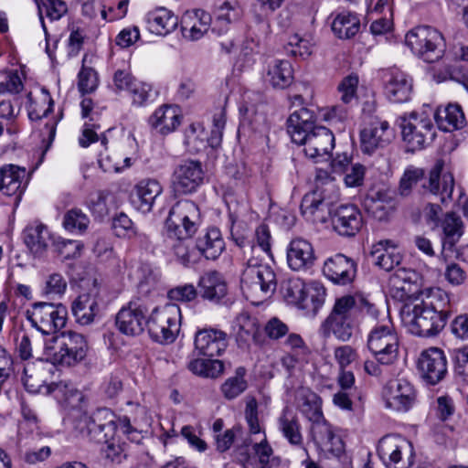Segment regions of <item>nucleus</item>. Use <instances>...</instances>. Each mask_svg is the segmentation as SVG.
<instances>
[{"instance_id": "nucleus-1", "label": "nucleus", "mask_w": 468, "mask_h": 468, "mask_svg": "<svg viewBox=\"0 0 468 468\" xmlns=\"http://www.w3.org/2000/svg\"><path fill=\"white\" fill-rule=\"evenodd\" d=\"M452 313L449 294L440 288H428L403 304L400 316L412 335L430 337L445 327Z\"/></svg>"}, {"instance_id": "nucleus-2", "label": "nucleus", "mask_w": 468, "mask_h": 468, "mask_svg": "<svg viewBox=\"0 0 468 468\" xmlns=\"http://www.w3.org/2000/svg\"><path fill=\"white\" fill-rule=\"evenodd\" d=\"M420 180H423L422 188L438 197L441 203L452 200L454 178L452 173L444 171L443 160L436 161L427 178L424 177V171L421 168L410 167L406 169L399 182V194L402 197H408L413 186Z\"/></svg>"}, {"instance_id": "nucleus-3", "label": "nucleus", "mask_w": 468, "mask_h": 468, "mask_svg": "<svg viewBox=\"0 0 468 468\" xmlns=\"http://www.w3.org/2000/svg\"><path fill=\"white\" fill-rule=\"evenodd\" d=\"M88 350L85 337L74 331H65L47 339L44 356L53 365L74 366L84 359Z\"/></svg>"}, {"instance_id": "nucleus-4", "label": "nucleus", "mask_w": 468, "mask_h": 468, "mask_svg": "<svg viewBox=\"0 0 468 468\" xmlns=\"http://www.w3.org/2000/svg\"><path fill=\"white\" fill-rule=\"evenodd\" d=\"M357 315V301L352 295L337 298L328 317L323 322L320 333L324 337L333 334L341 341H348L353 335Z\"/></svg>"}, {"instance_id": "nucleus-5", "label": "nucleus", "mask_w": 468, "mask_h": 468, "mask_svg": "<svg viewBox=\"0 0 468 468\" xmlns=\"http://www.w3.org/2000/svg\"><path fill=\"white\" fill-rule=\"evenodd\" d=\"M240 286L247 298L265 299L276 291V273L269 264L261 263L257 258H250L241 273Z\"/></svg>"}, {"instance_id": "nucleus-6", "label": "nucleus", "mask_w": 468, "mask_h": 468, "mask_svg": "<svg viewBox=\"0 0 468 468\" xmlns=\"http://www.w3.org/2000/svg\"><path fill=\"white\" fill-rule=\"evenodd\" d=\"M200 212L197 204L191 200H182L175 204L165 220L167 239H189L197 230Z\"/></svg>"}, {"instance_id": "nucleus-7", "label": "nucleus", "mask_w": 468, "mask_h": 468, "mask_svg": "<svg viewBox=\"0 0 468 468\" xmlns=\"http://www.w3.org/2000/svg\"><path fill=\"white\" fill-rule=\"evenodd\" d=\"M181 326V310L176 303L155 307L149 314L147 329L156 343L167 345L175 342Z\"/></svg>"}, {"instance_id": "nucleus-8", "label": "nucleus", "mask_w": 468, "mask_h": 468, "mask_svg": "<svg viewBox=\"0 0 468 468\" xmlns=\"http://www.w3.org/2000/svg\"><path fill=\"white\" fill-rule=\"evenodd\" d=\"M399 336L391 320L385 316L371 329L367 347L382 365H392L399 356Z\"/></svg>"}, {"instance_id": "nucleus-9", "label": "nucleus", "mask_w": 468, "mask_h": 468, "mask_svg": "<svg viewBox=\"0 0 468 468\" xmlns=\"http://www.w3.org/2000/svg\"><path fill=\"white\" fill-rule=\"evenodd\" d=\"M405 42L416 56L428 63L440 60L445 52L443 36L431 27L413 28L407 33Z\"/></svg>"}, {"instance_id": "nucleus-10", "label": "nucleus", "mask_w": 468, "mask_h": 468, "mask_svg": "<svg viewBox=\"0 0 468 468\" xmlns=\"http://www.w3.org/2000/svg\"><path fill=\"white\" fill-rule=\"evenodd\" d=\"M75 430L96 443L107 441L116 435V417L109 409H98L91 414L80 415L75 421Z\"/></svg>"}, {"instance_id": "nucleus-11", "label": "nucleus", "mask_w": 468, "mask_h": 468, "mask_svg": "<svg viewBox=\"0 0 468 468\" xmlns=\"http://www.w3.org/2000/svg\"><path fill=\"white\" fill-rule=\"evenodd\" d=\"M68 311L61 304L36 302L26 311V317L31 325L42 335H54L66 324Z\"/></svg>"}, {"instance_id": "nucleus-12", "label": "nucleus", "mask_w": 468, "mask_h": 468, "mask_svg": "<svg viewBox=\"0 0 468 468\" xmlns=\"http://www.w3.org/2000/svg\"><path fill=\"white\" fill-rule=\"evenodd\" d=\"M402 138L407 143L409 151L421 149L433 141L435 129L431 121L423 114L411 112L399 117Z\"/></svg>"}, {"instance_id": "nucleus-13", "label": "nucleus", "mask_w": 468, "mask_h": 468, "mask_svg": "<svg viewBox=\"0 0 468 468\" xmlns=\"http://www.w3.org/2000/svg\"><path fill=\"white\" fill-rule=\"evenodd\" d=\"M379 458L388 468H410L414 462L411 442L399 435H387L378 445Z\"/></svg>"}, {"instance_id": "nucleus-14", "label": "nucleus", "mask_w": 468, "mask_h": 468, "mask_svg": "<svg viewBox=\"0 0 468 468\" xmlns=\"http://www.w3.org/2000/svg\"><path fill=\"white\" fill-rule=\"evenodd\" d=\"M148 314L149 308L144 302L140 299L131 300L117 313L116 326L123 335H139L147 326Z\"/></svg>"}, {"instance_id": "nucleus-15", "label": "nucleus", "mask_w": 468, "mask_h": 468, "mask_svg": "<svg viewBox=\"0 0 468 468\" xmlns=\"http://www.w3.org/2000/svg\"><path fill=\"white\" fill-rule=\"evenodd\" d=\"M204 170L199 161L186 160L179 164L172 176V187L176 195L191 194L203 184Z\"/></svg>"}, {"instance_id": "nucleus-16", "label": "nucleus", "mask_w": 468, "mask_h": 468, "mask_svg": "<svg viewBox=\"0 0 468 468\" xmlns=\"http://www.w3.org/2000/svg\"><path fill=\"white\" fill-rule=\"evenodd\" d=\"M384 397L388 408L397 411H408L416 401V391L405 378L389 380L384 388Z\"/></svg>"}, {"instance_id": "nucleus-17", "label": "nucleus", "mask_w": 468, "mask_h": 468, "mask_svg": "<svg viewBox=\"0 0 468 468\" xmlns=\"http://www.w3.org/2000/svg\"><path fill=\"white\" fill-rule=\"evenodd\" d=\"M421 378L429 384L435 385L447 373V359L444 352L437 347L424 350L418 362Z\"/></svg>"}, {"instance_id": "nucleus-18", "label": "nucleus", "mask_w": 468, "mask_h": 468, "mask_svg": "<svg viewBox=\"0 0 468 468\" xmlns=\"http://www.w3.org/2000/svg\"><path fill=\"white\" fill-rule=\"evenodd\" d=\"M393 138L394 133L388 122L374 119L361 131V149L364 153L370 154L388 145Z\"/></svg>"}, {"instance_id": "nucleus-19", "label": "nucleus", "mask_w": 468, "mask_h": 468, "mask_svg": "<svg viewBox=\"0 0 468 468\" xmlns=\"http://www.w3.org/2000/svg\"><path fill=\"white\" fill-rule=\"evenodd\" d=\"M333 229L341 236L354 237L363 226L360 210L355 205H340L332 212Z\"/></svg>"}, {"instance_id": "nucleus-20", "label": "nucleus", "mask_w": 468, "mask_h": 468, "mask_svg": "<svg viewBox=\"0 0 468 468\" xmlns=\"http://www.w3.org/2000/svg\"><path fill=\"white\" fill-rule=\"evenodd\" d=\"M323 273L334 283L346 285L356 277V264L353 259L338 253L324 261Z\"/></svg>"}, {"instance_id": "nucleus-21", "label": "nucleus", "mask_w": 468, "mask_h": 468, "mask_svg": "<svg viewBox=\"0 0 468 468\" xmlns=\"http://www.w3.org/2000/svg\"><path fill=\"white\" fill-rule=\"evenodd\" d=\"M298 144L303 145L304 154L311 159H319L329 155L335 147V136L333 133L324 126H316L309 133L303 142Z\"/></svg>"}, {"instance_id": "nucleus-22", "label": "nucleus", "mask_w": 468, "mask_h": 468, "mask_svg": "<svg viewBox=\"0 0 468 468\" xmlns=\"http://www.w3.org/2000/svg\"><path fill=\"white\" fill-rule=\"evenodd\" d=\"M385 93L393 102L409 101L412 90V80L399 69H390L384 72Z\"/></svg>"}, {"instance_id": "nucleus-23", "label": "nucleus", "mask_w": 468, "mask_h": 468, "mask_svg": "<svg viewBox=\"0 0 468 468\" xmlns=\"http://www.w3.org/2000/svg\"><path fill=\"white\" fill-rule=\"evenodd\" d=\"M195 346L204 356H219L228 346L227 334L214 328L199 330L196 333Z\"/></svg>"}, {"instance_id": "nucleus-24", "label": "nucleus", "mask_w": 468, "mask_h": 468, "mask_svg": "<svg viewBox=\"0 0 468 468\" xmlns=\"http://www.w3.org/2000/svg\"><path fill=\"white\" fill-rule=\"evenodd\" d=\"M311 433L316 445L323 451L339 456L344 452V442L335 434L324 417L312 422Z\"/></svg>"}, {"instance_id": "nucleus-25", "label": "nucleus", "mask_w": 468, "mask_h": 468, "mask_svg": "<svg viewBox=\"0 0 468 468\" xmlns=\"http://www.w3.org/2000/svg\"><path fill=\"white\" fill-rule=\"evenodd\" d=\"M417 273L404 268L397 269L389 278L392 296L400 301H410L418 291Z\"/></svg>"}, {"instance_id": "nucleus-26", "label": "nucleus", "mask_w": 468, "mask_h": 468, "mask_svg": "<svg viewBox=\"0 0 468 468\" xmlns=\"http://www.w3.org/2000/svg\"><path fill=\"white\" fill-rule=\"evenodd\" d=\"M315 261L312 244L303 239H292L287 249V262L293 271H305L311 268Z\"/></svg>"}, {"instance_id": "nucleus-27", "label": "nucleus", "mask_w": 468, "mask_h": 468, "mask_svg": "<svg viewBox=\"0 0 468 468\" xmlns=\"http://www.w3.org/2000/svg\"><path fill=\"white\" fill-rule=\"evenodd\" d=\"M211 22V16L204 10L185 14L181 21L184 38L190 41L200 39L208 31Z\"/></svg>"}, {"instance_id": "nucleus-28", "label": "nucleus", "mask_w": 468, "mask_h": 468, "mask_svg": "<svg viewBox=\"0 0 468 468\" xmlns=\"http://www.w3.org/2000/svg\"><path fill=\"white\" fill-rule=\"evenodd\" d=\"M315 116L307 108H301L294 111L287 120V132L293 143L298 144L316 128L314 125Z\"/></svg>"}, {"instance_id": "nucleus-29", "label": "nucleus", "mask_w": 468, "mask_h": 468, "mask_svg": "<svg viewBox=\"0 0 468 468\" xmlns=\"http://www.w3.org/2000/svg\"><path fill=\"white\" fill-rule=\"evenodd\" d=\"M27 186V171L15 165L0 169V191L6 196L20 197Z\"/></svg>"}, {"instance_id": "nucleus-30", "label": "nucleus", "mask_w": 468, "mask_h": 468, "mask_svg": "<svg viewBox=\"0 0 468 468\" xmlns=\"http://www.w3.org/2000/svg\"><path fill=\"white\" fill-rule=\"evenodd\" d=\"M182 114L176 105H163L149 118L151 127L161 134L174 132L181 123Z\"/></svg>"}, {"instance_id": "nucleus-31", "label": "nucleus", "mask_w": 468, "mask_h": 468, "mask_svg": "<svg viewBox=\"0 0 468 468\" xmlns=\"http://www.w3.org/2000/svg\"><path fill=\"white\" fill-rule=\"evenodd\" d=\"M163 188L158 181L146 179L139 182L134 192L131 195L133 206L143 213L150 212L155 198L162 193Z\"/></svg>"}, {"instance_id": "nucleus-32", "label": "nucleus", "mask_w": 468, "mask_h": 468, "mask_svg": "<svg viewBox=\"0 0 468 468\" xmlns=\"http://www.w3.org/2000/svg\"><path fill=\"white\" fill-rule=\"evenodd\" d=\"M23 239L29 250L37 257L42 256L52 240L47 226L41 222H33L23 231Z\"/></svg>"}, {"instance_id": "nucleus-33", "label": "nucleus", "mask_w": 468, "mask_h": 468, "mask_svg": "<svg viewBox=\"0 0 468 468\" xmlns=\"http://www.w3.org/2000/svg\"><path fill=\"white\" fill-rule=\"evenodd\" d=\"M301 211L303 217L313 223H323L326 220L329 204L318 190L307 193L301 203Z\"/></svg>"}, {"instance_id": "nucleus-34", "label": "nucleus", "mask_w": 468, "mask_h": 468, "mask_svg": "<svg viewBox=\"0 0 468 468\" xmlns=\"http://www.w3.org/2000/svg\"><path fill=\"white\" fill-rule=\"evenodd\" d=\"M295 404L298 410L311 422L324 417L321 398L308 388L301 387L296 390Z\"/></svg>"}, {"instance_id": "nucleus-35", "label": "nucleus", "mask_w": 468, "mask_h": 468, "mask_svg": "<svg viewBox=\"0 0 468 468\" xmlns=\"http://www.w3.org/2000/svg\"><path fill=\"white\" fill-rule=\"evenodd\" d=\"M145 21L149 31L158 36H166L178 25V18L170 10L159 7L147 13Z\"/></svg>"}, {"instance_id": "nucleus-36", "label": "nucleus", "mask_w": 468, "mask_h": 468, "mask_svg": "<svg viewBox=\"0 0 468 468\" xmlns=\"http://www.w3.org/2000/svg\"><path fill=\"white\" fill-rule=\"evenodd\" d=\"M198 287L200 296L214 303H218L228 292L227 283L218 271H209L202 275L198 282Z\"/></svg>"}, {"instance_id": "nucleus-37", "label": "nucleus", "mask_w": 468, "mask_h": 468, "mask_svg": "<svg viewBox=\"0 0 468 468\" xmlns=\"http://www.w3.org/2000/svg\"><path fill=\"white\" fill-rule=\"evenodd\" d=\"M278 428L288 442L296 447L303 448L302 427L297 415L285 408L278 418Z\"/></svg>"}, {"instance_id": "nucleus-38", "label": "nucleus", "mask_w": 468, "mask_h": 468, "mask_svg": "<svg viewBox=\"0 0 468 468\" xmlns=\"http://www.w3.org/2000/svg\"><path fill=\"white\" fill-rule=\"evenodd\" d=\"M438 127L443 132L461 129L465 124L464 113L458 104H448L439 107L434 114Z\"/></svg>"}, {"instance_id": "nucleus-39", "label": "nucleus", "mask_w": 468, "mask_h": 468, "mask_svg": "<svg viewBox=\"0 0 468 468\" xmlns=\"http://www.w3.org/2000/svg\"><path fill=\"white\" fill-rule=\"evenodd\" d=\"M99 310L97 296L90 293L80 295L71 305V311L76 321L82 325L91 324Z\"/></svg>"}, {"instance_id": "nucleus-40", "label": "nucleus", "mask_w": 468, "mask_h": 468, "mask_svg": "<svg viewBox=\"0 0 468 468\" xmlns=\"http://www.w3.org/2000/svg\"><path fill=\"white\" fill-rule=\"evenodd\" d=\"M367 212L378 220H386L394 211L396 202L388 191H378L375 196L366 200Z\"/></svg>"}, {"instance_id": "nucleus-41", "label": "nucleus", "mask_w": 468, "mask_h": 468, "mask_svg": "<svg viewBox=\"0 0 468 468\" xmlns=\"http://www.w3.org/2000/svg\"><path fill=\"white\" fill-rule=\"evenodd\" d=\"M388 240H381L373 246L371 251L373 262L387 271L398 266L402 260V256L395 247H388Z\"/></svg>"}, {"instance_id": "nucleus-42", "label": "nucleus", "mask_w": 468, "mask_h": 468, "mask_svg": "<svg viewBox=\"0 0 468 468\" xmlns=\"http://www.w3.org/2000/svg\"><path fill=\"white\" fill-rule=\"evenodd\" d=\"M197 249L208 260H216L224 250L225 243L220 230L217 228L208 229L207 233L197 241Z\"/></svg>"}, {"instance_id": "nucleus-43", "label": "nucleus", "mask_w": 468, "mask_h": 468, "mask_svg": "<svg viewBox=\"0 0 468 468\" xmlns=\"http://www.w3.org/2000/svg\"><path fill=\"white\" fill-rule=\"evenodd\" d=\"M443 232L442 250L453 247L463 234V223L460 216L453 212L446 213L441 221Z\"/></svg>"}, {"instance_id": "nucleus-44", "label": "nucleus", "mask_w": 468, "mask_h": 468, "mask_svg": "<svg viewBox=\"0 0 468 468\" xmlns=\"http://www.w3.org/2000/svg\"><path fill=\"white\" fill-rule=\"evenodd\" d=\"M360 29L358 16L350 12L338 14L332 22V30L341 39H348L356 36Z\"/></svg>"}, {"instance_id": "nucleus-45", "label": "nucleus", "mask_w": 468, "mask_h": 468, "mask_svg": "<svg viewBox=\"0 0 468 468\" xmlns=\"http://www.w3.org/2000/svg\"><path fill=\"white\" fill-rule=\"evenodd\" d=\"M292 80L293 70L288 60H275L270 66L267 80L273 88L285 89L292 84Z\"/></svg>"}, {"instance_id": "nucleus-46", "label": "nucleus", "mask_w": 468, "mask_h": 468, "mask_svg": "<svg viewBox=\"0 0 468 468\" xmlns=\"http://www.w3.org/2000/svg\"><path fill=\"white\" fill-rule=\"evenodd\" d=\"M307 285L299 278H291L282 285V294L284 301L300 308L303 303Z\"/></svg>"}, {"instance_id": "nucleus-47", "label": "nucleus", "mask_w": 468, "mask_h": 468, "mask_svg": "<svg viewBox=\"0 0 468 468\" xmlns=\"http://www.w3.org/2000/svg\"><path fill=\"white\" fill-rule=\"evenodd\" d=\"M236 340L240 347L249 346L250 342H253L256 345L262 343L256 323L249 317L239 320V330L236 334Z\"/></svg>"}, {"instance_id": "nucleus-48", "label": "nucleus", "mask_w": 468, "mask_h": 468, "mask_svg": "<svg viewBox=\"0 0 468 468\" xmlns=\"http://www.w3.org/2000/svg\"><path fill=\"white\" fill-rule=\"evenodd\" d=\"M239 17V8L229 2H225L218 7L217 11V16L212 30L218 31V34L226 32L229 25L234 21H237Z\"/></svg>"}, {"instance_id": "nucleus-49", "label": "nucleus", "mask_w": 468, "mask_h": 468, "mask_svg": "<svg viewBox=\"0 0 468 468\" xmlns=\"http://www.w3.org/2000/svg\"><path fill=\"white\" fill-rule=\"evenodd\" d=\"M246 369L239 367L236 369L235 376L228 378L221 387V390L228 399H233L243 393L248 385L244 377Z\"/></svg>"}, {"instance_id": "nucleus-50", "label": "nucleus", "mask_w": 468, "mask_h": 468, "mask_svg": "<svg viewBox=\"0 0 468 468\" xmlns=\"http://www.w3.org/2000/svg\"><path fill=\"white\" fill-rule=\"evenodd\" d=\"M90 224L88 216L80 208H71L68 210L63 218L62 225L69 232L83 233Z\"/></svg>"}, {"instance_id": "nucleus-51", "label": "nucleus", "mask_w": 468, "mask_h": 468, "mask_svg": "<svg viewBox=\"0 0 468 468\" xmlns=\"http://www.w3.org/2000/svg\"><path fill=\"white\" fill-rule=\"evenodd\" d=\"M358 83V76L355 73L349 74L341 80L337 85V94L343 103L349 104L357 99Z\"/></svg>"}, {"instance_id": "nucleus-52", "label": "nucleus", "mask_w": 468, "mask_h": 468, "mask_svg": "<svg viewBox=\"0 0 468 468\" xmlns=\"http://www.w3.org/2000/svg\"><path fill=\"white\" fill-rule=\"evenodd\" d=\"M325 291L318 285L307 286L300 309L316 313L324 302Z\"/></svg>"}, {"instance_id": "nucleus-53", "label": "nucleus", "mask_w": 468, "mask_h": 468, "mask_svg": "<svg viewBox=\"0 0 468 468\" xmlns=\"http://www.w3.org/2000/svg\"><path fill=\"white\" fill-rule=\"evenodd\" d=\"M39 7L42 27L47 34V27L41 15V7L45 8L46 16L51 20L60 19L68 11L67 5L62 0H37Z\"/></svg>"}, {"instance_id": "nucleus-54", "label": "nucleus", "mask_w": 468, "mask_h": 468, "mask_svg": "<svg viewBox=\"0 0 468 468\" xmlns=\"http://www.w3.org/2000/svg\"><path fill=\"white\" fill-rule=\"evenodd\" d=\"M67 289V282L60 273L49 274L42 288V294L54 299L56 296L64 294Z\"/></svg>"}, {"instance_id": "nucleus-55", "label": "nucleus", "mask_w": 468, "mask_h": 468, "mask_svg": "<svg viewBox=\"0 0 468 468\" xmlns=\"http://www.w3.org/2000/svg\"><path fill=\"white\" fill-rule=\"evenodd\" d=\"M225 124L226 111L224 107H220L213 115V128L210 136L207 138V143L212 148H217L220 145Z\"/></svg>"}, {"instance_id": "nucleus-56", "label": "nucleus", "mask_w": 468, "mask_h": 468, "mask_svg": "<svg viewBox=\"0 0 468 468\" xmlns=\"http://www.w3.org/2000/svg\"><path fill=\"white\" fill-rule=\"evenodd\" d=\"M167 247L171 248L177 257L179 262L184 266H188L194 261L192 260L193 252L189 250L188 239H165Z\"/></svg>"}, {"instance_id": "nucleus-57", "label": "nucleus", "mask_w": 468, "mask_h": 468, "mask_svg": "<svg viewBox=\"0 0 468 468\" xmlns=\"http://www.w3.org/2000/svg\"><path fill=\"white\" fill-rule=\"evenodd\" d=\"M453 362L456 376L468 384V344L454 350Z\"/></svg>"}, {"instance_id": "nucleus-58", "label": "nucleus", "mask_w": 468, "mask_h": 468, "mask_svg": "<svg viewBox=\"0 0 468 468\" xmlns=\"http://www.w3.org/2000/svg\"><path fill=\"white\" fill-rule=\"evenodd\" d=\"M98 86L97 73L91 68L82 67L79 73L78 87L81 93H90L96 90Z\"/></svg>"}, {"instance_id": "nucleus-59", "label": "nucleus", "mask_w": 468, "mask_h": 468, "mask_svg": "<svg viewBox=\"0 0 468 468\" xmlns=\"http://www.w3.org/2000/svg\"><path fill=\"white\" fill-rule=\"evenodd\" d=\"M58 253L65 260L76 258L80 255L81 245L72 239H58L53 241Z\"/></svg>"}, {"instance_id": "nucleus-60", "label": "nucleus", "mask_w": 468, "mask_h": 468, "mask_svg": "<svg viewBox=\"0 0 468 468\" xmlns=\"http://www.w3.org/2000/svg\"><path fill=\"white\" fill-rule=\"evenodd\" d=\"M112 228L118 237L130 239L136 235L133 221L123 213H120L113 218Z\"/></svg>"}, {"instance_id": "nucleus-61", "label": "nucleus", "mask_w": 468, "mask_h": 468, "mask_svg": "<svg viewBox=\"0 0 468 468\" xmlns=\"http://www.w3.org/2000/svg\"><path fill=\"white\" fill-rule=\"evenodd\" d=\"M167 296L172 301L187 303L197 298V291L193 284H184L169 290Z\"/></svg>"}, {"instance_id": "nucleus-62", "label": "nucleus", "mask_w": 468, "mask_h": 468, "mask_svg": "<svg viewBox=\"0 0 468 468\" xmlns=\"http://www.w3.org/2000/svg\"><path fill=\"white\" fill-rule=\"evenodd\" d=\"M133 103L137 106H143L148 102L152 96L151 86L140 81H136L129 90Z\"/></svg>"}, {"instance_id": "nucleus-63", "label": "nucleus", "mask_w": 468, "mask_h": 468, "mask_svg": "<svg viewBox=\"0 0 468 468\" xmlns=\"http://www.w3.org/2000/svg\"><path fill=\"white\" fill-rule=\"evenodd\" d=\"M264 332L270 339L278 340L289 333V327L279 318L272 317L265 324Z\"/></svg>"}, {"instance_id": "nucleus-64", "label": "nucleus", "mask_w": 468, "mask_h": 468, "mask_svg": "<svg viewBox=\"0 0 468 468\" xmlns=\"http://www.w3.org/2000/svg\"><path fill=\"white\" fill-rule=\"evenodd\" d=\"M245 419L252 434L261 432V428L258 418V404L255 399H250L246 403Z\"/></svg>"}]
</instances>
